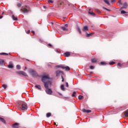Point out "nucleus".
<instances>
[{
  "label": "nucleus",
  "instance_id": "obj_40",
  "mask_svg": "<svg viewBox=\"0 0 128 128\" xmlns=\"http://www.w3.org/2000/svg\"><path fill=\"white\" fill-rule=\"evenodd\" d=\"M66 88H68V82H66Z\"/></svg>",
  "mask_w": 128,
  "mask_h": 128
},
{
  "label": "nucleus",
  "instance_id": "obj_9",
  "mask_svg": "<svg viewBox=\"0 0 128 128\" xmlns=\"http://www.w3.org/2000/svg\"><path fill=\"white\" fill-rule=\"evenodd\" d=\"M82 112H86V114H90V112H92V110H86L85 108H83L82 110Z\"/></svg>",
  "mask_w": 128,
  "mask_h": 128
},
{
  "label": "nucleus",
  "instance_id": "obj_31",
  "mask_svg": "<svg viewBox=\"0 0 128 128\" xmlns=\"http://www.w3.org/2000/svg\"><path fill=\"white\" fill-rule=\"evenodd\" d=\"M0 54H1V56H2L4 54H5L6 56H8V54H6L4 52L0 53Z\"/></svg>",
  "mask_w": 128,
  "mask_h": 128
},
{
  "label": "nucleus",
  "instance_id": "obj_39",
  "mask_svg": "<svg viewBox=\"0 0 128 128\" xmlns=\"http://www.w3.org/2000/svg\"><path fill=\"white\" fill-rule=\"evenodd\" d=\"M118 66H120V68H122V64L120 63H118Z\"/></svg>",
  "mask_w": 128,
  "mask_h": 128
},
{
  "label": "nucleus",
  "instance_id": "obj_28",
  "mask_svg": "<svg viewBox=\"0 0 128 128\" xmlns=\"http://www.w3.org/2000/svg\"><path fill=\"white\" fill-rule=\"evenodd\" d=\"M82 98H84V96H80H80H78V100H82Z\"/></svg>",
  "mask_w": 128,
  "mask_h": 128
},
{
  "label": "nucleus",
  "instance_id": "obj_3",
  "mask_svg": "<svg viewBox=\"0 0 128 128\" xmlns=\"http://www.w3.org/2000/svg\"><path fill=\"white\" fill-rule=\"evenodd\" d=\"M21 12H22L24 14H26L30 10V7L28 6H26L25 7H22L20 10Z\"/></svg>",
  "mask_w": 128,
  "mask_h": 128
},
{
  "label": "nucleus",
  "instance_id": "obj_6",
  "mask_svg": "<svg viewBox=\"0 0 128 128\" xmlns=\"http://www.w3.org/2000/svg\"><path fill=\"white\" fill-rule=\"evenodd\" d=\"M12 128H20V123L16 122L12 125Z\"/></svg>",
  "mask_w": 128,
  "mask_h": 128
},
{
  "label": "nucleus",
  "instance_id": "obj_26",
  "mask_svg": "<svg viewBox=\"0 0 128 128\" xmlns=\"http://www.w3.org/2000/svg\"><path fill=\"white\" fill-rule=\"evenodd\" d=\"M116 64V62L112 61L109 62V64H110V66H112V64Z\"/></svg>",
  "mask_w": 128,
  "mask_h": 128
},
{
  "label": "nucleus",
  "instance_id": "obj_11",
  "mask_svg": "<svg viewBox=\"0 0 128 128\" xmlns=\"http://www.w3.org/2000/svg\"><path fill=\"white\" fill-rule=\"evenodd\" d=\"M82 30V32H88V26H84Z\"/></svg>",
  "mask_w": 128,
  "mask_h": 128
},
{
  "label": "nucleus",
  "instance_id": "obj_23",
  "mask_svg": "<svg viewBox=\"0 0 128 128\" xmlns=\"http://www.w3.org/2000/svg\"><path fill=\"white\" fill-rule=\"evenodd\" d=\"M92 34H94V33L87 34L86 38H90V36H92Z\"/></svg>",
  "mask_w": 128,
  "mask_h": 128
},
{
  "label": "nucleus",
  "instance_id": "obj_13",
  "mask_svg": "<svg viewBox=\"0 0 128 128\" xmlns=\"http://www.w3.org/2000/svg\"><path fill=\"white\" fill-rule=\"evenodd\" d=\"M124 116H126V118H128V110L124 112Z\"/></svg>",
  "mask_w": 128,
  "mask_h": 128
},
{
  "label": "nucleus",
  "instance_id": "obj_21",
  "mask_svg": "<svg viewBox=\"0 0 128 128\" xmlns=\"http://www.w3.org/2000/svg\"><path fill=\"white\" fill-rule=\"evenodd\" d=\"M46 118H50V116H52V113L48 112L46 114Z\"/></svg>",
  "mask_w": 128,
  "mask_h": 128
},
{
  "label": "nucleus",
  "instance_id": "obj_49",
  "mask_svg": "<svg viewBox=\"0 0 128 128\" xmlns=\"http://www.w3.org/2000/svg\"><path fill=\"white\" fill-rule=\"evenodd\" d=\"M54 124H56V126H58V125H56V122H54Z\"/></svg>",
  "mask_w": 128,
  "mask_h": 128
},
{
  "label": "nucleus",
  "instance_id": "obj_29",
  "mask_svg": "<svg viewBox=\"0 0 128 128\" xmlns=\"http://www.w3.org/2000/svg\"><path fill=\"white\" fill-rule=\"evenodd\" d=\"M2 88H4V90H6L7 88H8V86H6V84H3L2 85Z\"/></svg>",
  "mask_w": 128,
  "mask_h": 128
},
{
  "label": "nucleus",
  "instance_id": "obj_5",
  "mask_svg": "<svg viewBox=\"0 0 128 128\" xmlns=\"http://www.w3.org/2000/svg\"><path fill=\"white\" fill-rule=\"evenodd\" d=\"M16 74H21L22 76H28V74H26V73L24 71H19L16 72Z\"/></svg>",
  "mask_w": 128,
  "mask_h": 128
},
{
  "label": "nucleus",
  "instance_id": "obj_30",
  "mask_svg": "<svg viewBox=\"0 0 128 128\" xmlns=\"http://www.w3.org/2000/svg\"><path fill=\"white\" fill-rule=\"evenodd\" d=\"M76 92H74L72 96L74 98V96H76Z\"/></svg>",
  "mask_w": 128,
  "mask_h": 128
},
{
  "label": "nucleus",
  "instance_id": "obj_14",
  "mask_svg": "<svg viewBox=\"0 0 128 128\" xmlns=\"http://www.w3.org/2000/svg\"><path fill=\"white\" fill-rule=\"evenodd\" d=\"M60 28L62 30H64V32H66L68 30V28H66L64 26H61L60 27Z\"/></svg>",
  "mask_w": 128,
  "mask_h": 128
},
{
  "label": "nucleus",
  "instance_id": "obj_17",
  "mask_svg": "<svg viewBox=\"0 0 128 128\" xmlns=\"http://www.w3.org/2000/svg\"><path fill=\"white\" fill-rule=\"evenodd\" d=\"M104 2H105V4H108V6H110V1H108V0H104Z\"/></svg>",
  "mask_w": 128,
  "mask_h": 128
},
{
  "label": "nucleus",
  "instance_id": "obj_1",
  "mask_svg": "<svg viewBox=\"0 0 128 128\" xmlns=\"http://www.w3.org/2000/svg\"><path fill=\"white\" fill-rule=\"evenodd\" d=\"M50 78L48 76V75L44 76L42 78V80L44 84V86L46 88V92L48 94H52V89L48 88V86L52 84V82L50 80Z\"/></svg>",
  "mask_w": 128,
  "mask_h": 128
},
{
  "label": "nucleus",
  "instance_id": "obj_7",
  "mask_svg": "<svg viewBox=\"0 0 128 128\" xmlns=\"http://www.w3.org/2000/svg\"><path fill=\"white\" fill-rule=\"evenodd\" d=\"M60 68H62V70H66L68 71L70 70V67L68 66H64V65H61L60 66Z\"/></svg>",
  "mask_w": 128,
  "mask_h": 128
},
{
  "label": "nucleus",
  "instance_id": "obj_33",
  "mask_svg": "<svg viewBox=\"0 0 128 128\" xmlns=\"http://www.w3.org/2000/svg\"><path fill=\"white\" fill-rule=\"evenodd\" d=\"M95 10L96 12H97V14H100V10H98V9H96Z\"/></svg>",
  "mask_w": 128,
  "mask_h": 128
},
{
  "label": "nucleus",
  "instance_id": "obj_54",
  "mask_svg": "<svg viewBox=\"0 0 128 128\" xmlns=\"http://www.w3.org/2000/svg\"><path fill=\"white\" fill-rule=\"evenodd\" d=\"M66 26H68V24H66Z\"/></svg>",
  "mask_w": 128,
  "mask_h": 128
},
{
  "label": "nucleus",
  "instance_id": "obj_15",
  "mask_svg": "<svg viewBox=\"0 0 128 128\" xmlns=\"http://www.w3.org/2000/svg\"><path fill=\"white\" fill-rule=\"evenodd\" d=\"M4 60L0 59V66H4Z\"/></svg>",
  "mask_w": 128,
  "mask_h": 128
},
{
  "label": "nucleus",
  "instance_id": "obj_42",
  "mask_svg": "<svg viewBox=\"0 0 128 128\" xmlns=\"http://www.w3.org/2000/svg\"><path fill=\"white\" fill-rule=\"evenodd\" d=\"M61 78H62V82H64V77L62 76H61Z\"/></svg>",
  "mask_w": 128,
  "mask_h": 128
},
{
  "label": "nucleus",
  "instance_id": "obj_37",
  "mask_svg": "<svg viewBox=\"0 0 128 128\" xmlns=\"http://www.w3.org/2000/svg\"><path fill=\"white\" fill-rule=\"evenodd\" d=\"M90 70H94V66H90Z\"/></svg>",
  "mask_w": 128,
  "mask_h": 128
},
{
  "label": "nucleus",
  "instance_id": "obj_19",
  "mask_svg": "<svg viewBox=\"0 0 128 128\" xmlns=\"http://www.w3.org/2000/svg\"><path fill=\"white\" fill-rule=\"evenodd\" d=\"M91 62H98V59L96 58H92L91 60Z\"/></svg>",
  "mask_w": 128,
  "mask_h": 128
},
{
  "label": "nucleus",
  "instance_id": "obj_10",
  "mask_svg": "<svg viewBox=\"0 0 128 128\" xmlns=\"http://www.w3.org/2000/svg\"><path fill=\"white\" fill-rule=\"evenodd\" d=\"M128 8V3L125 2L123 4V6L120 8V10H122V8Z\"/></svg>",
  "mask_w": 128,
  "mask_h": 128
},
{
  "label": "nucleus",
  "instance_id": "obj_50",
  "mask_svg": "<svg viewBox=\"0 0 128 128\" xmlns=\"http://www.w3.org/2000/svg\"><path fill=\"white\" fill-rule=\"evenodd\" d=\"M48 68H50L51 66H50V65L48 64Z\"/></svg>",
  "mask_w": 128,
  "mask_h": 128
},
{
  "label": "nucleus",
  "instance_id": "obj_27",
  "mask_svg": "<svg viewBox=\"0 0 128 128\" xmlns=\"http://www.w3.org/2000/svg\"><path fill=\"white\" fill-rule=\"evenodd\" d=\"M121 14H128V12H126V11H124V10H122L121 11Z\"/></svg>",
  "mask_w": 128,
  "mask_h": 128
},
{
  "label": "nucleus",
  "instance_id": "obj_8",
  "mask_svg": "<svg viewBox=\"0 0 128 128\" xmlns=\"http://www.w3.org/2000/svg\"><path fill=\"white\" fill-rule=\"evenodd\" d=\"M64 74V72L60 70H58L56 71V76H62Z\"/></svg>",
  "mask_w": 128,
  "mask_h": 128
},
{
  "label": "nucleus",
  "instance_id": "obj_45",
  "mask_svg": "<svg viewBox=\"0 0 128 128\" xmlns=\"http://www.w3.org/2000/svg\"><path fill=\"white\" fill-rule=\"evenodd\" d=\"M48 46H50L52 48V44H48Z\"/></svg>",
  "mask_w": 128,
  "mask_h": 128
},
{
  "label": "nucleus",
  "instance_id": "obj_47",
  "mask_svg": "<svg viewBox=\"0 0 128 128\" xmlns=\"http://www.w3.org/2000/svg\"><path fill=\"white\" fill-rule=\"evenodd\" d=\"M32 34H34V31H32Z\"/></svg>",
  "mask_w": 128,
  "mask_h": 128
},
{
  "label": "nucleus",
  "instance_id": "obj_35",
  "mask_svg": "<svg viewBox=\"0 0 128 128\" xmlns=\"http://www.w3.org/2000/svg\"><path fill=\"white\" fill-rule=\"evenodd\" d=\"M78 30L79 32H80V34H82V31L80 30V28L78 27Z\"/></svg>",
  "mask_w": 128,
  "mask_h": 128
},
{
  "label": "nucleus",
  "instance_id": "obj_32",
  "mask_svg": "<svg viewBox=\"0 0 128 128\" xmlns=\"http://www.w3.org/2000/svg\"><path fill=\"white\" fill-rule=\"evenodd\" d=\"M102 8L104 9V10H108V12H110V9H108L106 8V7L104 6H103Z\"/></svg>",
  "mask_w": 128,
  "mask_h": 128
},
{
  "label": "nucleus",
  "instance_id": "obj_2",
  "mask_svg": "<svg viewBox=\"0 0 128 128\" xmlns=\"http://www.w3.org/2000/svg\"><path fill=\"white\" fill-rule=\"evenodd\" d=\"M28 72L29 74L32 76V78H37V76H38V72L33 69H30Z\"/></svg>",
  "mask_w": 128,
  "mask_h": 128
},
{
  "label": "nucleus",
  "instance_id": "obj_46",
  "mask_svg": "<svg viewBox=\"0 0 128 128\" xmlns=\"http://www.w3.org/2000/svg\"><path fill=\"white\" fill-rule=\"evenodd\" d=\"M30 30H28V32H27V34H30Z\"/></svg>",
  "mask_w": 128,
  "mask_h": 128
},
{
  "label": "nucleus",
  "instance_id": "obj_22",
  "mask_svg": "<svg viewBox=\"0 0 128 128\" xmlns=\"http://www.w3.org/2000/svg\"><path fill=\"white\" fill-rule=\"evenodd\" d=\"M12 18L13 20H18V18L15 17L14 15L12 16Z\"/></svg>",
  "mask_w": 128,
  "mask_h": 128
},
{
  "label": "nucleus",
  "instance_id": "obj_51",
  "mask_svg": "<svg viewBox=\"0 0 128 128\" xmlns=\"http://www.w3.org/2000/svg\"><path fill=\"white\" fill-rule=\"evenodd\" d=\"M60 4L62 6V4H64V3H60Z\"/></svg>",
  "mask_w": 128,
  "mask_h": 128
},
{
  "label": "nucleus",
  "instance_id": "obj_20",
  "mask_svg": "<svg viewBox=\"0 0 128 128\" xmlns=\"http://www.w3.org/2000/svg\"><path fill=\"white\" fill-rule=\"evenodd\" d=\"M0 120L2 122H3V124H6V120L3 118L0 117Z\"/></svg>",
  "mask_w": 128,
  "mask_h": 128
},
{
  "label": "nucleus",
  "instance_id": "obj_44",
  "mask_svg": "<svg viewBox=\"0 0 128 128\" xmlns=\"http://www.w3.org/2000/svg\"><path fill=\"white\" fill-rule=\"evenodd\" d=\"M112 2H116V0H111Z\"/></svg>",
  "mask_w": 128,
  "mask_h": 128
},
{
  "label": "nucleus",
  "instance_id": "obj_25",
  "mask_svg": "<svg viewBox=\"0 0 128 128\" xmlns=\"http://www.w3.org/2000/svg\"><path fill=\"white\" fill-rule=\"evenodd\" d=\"M48 2L50 4H52L54 3V0H48Z\"/></svg>",
  "mask_w": 128,
  "mask_h": 128
},
{
  "label": "nucleus",
  "instance_id": "obj_53",
  "mask_svg": "<svg viewBox=\"0 0 128 128\" xmlns=\"http://www.w3.org/2000/svg\"><path fill=\"white\" fill-rule=\"evenodd\" d=\"M2 14H4V12H2Z\"/></svg>",
  "mask_w": 128,
  "mask_h": 128
},
{
  "label": "nucleus",
  "instance_id": "obj_12",
  "mask_svg": "<svg viewBox=\"0 0 128 128\" xmlns=\"http://www.w3.org/2000/svg\"><path fill=\"white\" fill-rule=\"evenodd\" d=\"M35 88L39 90H42V86H40V85H36Z\"/></svg>",
  "mask_w": 128,
  "mask_h": 128
},
{
  "label": "nucleus",
  "instance_id": "obj_34",
  "mask_svg": "<svg viewBox=\"0 0 128 128\" xmlns=\"http://www.w3.org/2000/svg\"><path fill=\"white\" fill-rule=\"evenodd\" d=\"M118 4L120 6L122 5V0H118Z\"/></svg>",
  "mask_w": 128,
  "mask_h": 128
},
{
  "label": "nucleus",
  "instance_id": "obj_18",
  "mask_svg": "<svg viewBox=\"0 0 128 128\" xmlns=\"http://www.w3.org/2000/svg\"><path fill=\"white\" fill-rule=\"evenodd\" d=\"M60 88L62 90H63V92H64L66 90V89L64 88V84L61 85Z\"/></svg>",
  "mask_w": 128,
  "mask_h": 128
},
{
  "label": "nucleus",
  "instance_id": "obj_36",
  "mask_svg": "<svg viewBox=\"0 0 128 128\" xmlns=\"http://www.w3.org/2000/svg\"><path fill=\"white\" fill-rule=\"evenodd\" d=\"M16 68H17L18 70H20V65L18 64L16 66Z\"/></svg>",
  "mask_w": 128,
  "mask_h": 128
},
{
  "label": "nucleus",
  "instance_id": "obj_4",
  "mask_svg": "<svg viewBox=\"0 0 128 128\" xmlns=\"http://www.w3.org/2000/svg\"><path fill=\"white\" fill-rule=\"evenodd\" d=\"M20 109L22 110H28V104L26 103L22 104L20 106Z\"/></svg>",
  "mask_w": 128,
  "mask_h": 128
},
{
  "label": "nucleus",
  "instance_id": "obj_43",
  "mask_svg": "<svg viewBox=\"0 0 128 128\" xmlns=\"http://www.w3.org/2000/svg\"><path fill=\"white\" fill-rule=\"evenodd\" d=\"M100 64L102 66H103V64H106V62H101Z\"/></svg>",
  "mask_w": 128,
  "mask_h": 128
},
{
  "label": "nucleus",
  "instance_id": "obj_16",
  "mask_svg": "<svg viewBox=\"0 0 128 128\" xmlns=\"http://www.w3.org/2000/svg\"><path fill=\"white\" fill-rule=\"evenodd\" d=\"M64 56H70V52H66L64 53Z\"/></svg>",
  "mask_w": 128,
  "mask_h": 128
},
{
  "label": "nucleus",
  "instance_id": "obj_38",
  "mask_svg": "<svg viewBox=\"0 0 128 128\" xmlns=\"http://www.w3.org/2000/svg\"><path fill=\"white\" fill-rule=\"evenodd\" d=\"M17 6H18V8H20V6H22V4H17Z\"/></svg>",
  "mask_w": 128,
  "mask_h": 128
},
{
  "label": "nucleus",
  "instance_id": "obj_41",
  "mask_svg": "<svg viewBox=\"0 0 128 128\" xmlns=\"http://www.w3.org/2000/svg\"><path fill=\"white\" fill-rule=\"evenodd\" d=\"M89 14H92V16H94V12H89Z\"/></svg>",
  "mask_w": 128,
  "mask_h": 128
},
{
  "label": "nucleus",
  "instance_id": "obj_52",
  "mask_svg": "<svg viewBox=\"0 0 128 128\" xmlns=\"http://www.w3.org/2000/svg\"><path fill=\"white\" fill-rule=\"evenodd\" d=\"M26 68H28L26 66L25 69L26 70Z\"/></svg>",
  "mask_w": 128,
  "mask_h": 128
},
{
  "label": "nucleus",
  "instance_id": "obj_48",
  "mask_svg": "<svg viewBox=\"0 0 128 128\" xmlns=\"http://www.w3.org/2000/svg\"><path fill=\"white\" fill-rule=\"evenodd\" d=\"M3 18V16H0V18Z\"/></svg>",
  "mask_w": 128,
  "mask_h": 128
},
{
  "label": "nucleus",
  "instance_id": "obj_24",
  "mask_svg": "<svg viewBox=\"0 0 128 128\" xmlns=\"http://www.w3.org/2000/svg\"><path fill=\"white\" fill-rule=\"evenodd\" d=\"M8 68H14V65L12 64H10L8 65Z\"/></svg>",
  "mask_w": 128,
  "mask_h": 128
}]
</instances>
